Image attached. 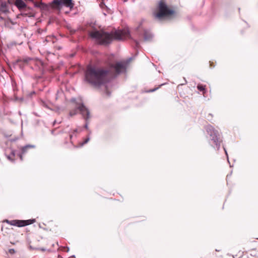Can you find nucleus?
Wrapping results in <instances>:
<instances>
[{
  "label": "nucleus",
  "instance_id": "nucleus-1",
  "mask_svg": "<svg viewBox=\"0 0 258 258\" xmlns=\"http://www.w3.org/2000/svg\"><path fill=\"white\" fill-rule=\"evenodd\" d=\"M109 71L89 65L85 73V79L92 86L98 87L108 81Z\"/></svg>",
  "mask_w": 258,
  "mask_h": 258
},
{
  "label": "nucleus",
  "instance_id": "nucleus-2",
  "mask_svg": "<svg viewBox=\"0 0 258 258\" xmlns=\"http://www.w3.org/2000/svg\"><path fill=\"white\" fill-rule=\"evenodd\" d=\"M90 36L95 39L97 42L102 45L111 43L113 39L123 40L130 36L128 30L115 31L113 33H109L103 31L95 30L90 33Z\"/></svg>",
  "mask_w": 258,
  "mask_h": 258
},
{
  "label": "nucleus",
  "instance_id": "nucleus-3",
  "mask_svg": "<svg viewBox=\"0 0 258 258\" xmlns=\"http://www.w3.org/2000/svg\"><path fill=\"white\" fill-rule=\"evenodd\" d=\"M158 12L154 14L155 18L158 20H161L174 14V11L170 9L167 6L164 0H161L158 4Z\"/></svg>",
  "mask_w": 258,
  "mask_h": 258
},
{
  "label": "nucleus",
  "instance_id": "nucleus-4",
  "mask_svg": "<svg viewBox=\"0 0 258 258\" xmlns=\"http://www.w3.org/2000/svg\"><path fill=\"white\" fill-rule=\"evenodd\" d=\"M206 131L208 134L212 138L211 140L215 144L216 148L218 150L220 147L221 141L219 139V135L218 132L211 125H208L206 127Z\"/></svg>",
  "mask_w": 258,
  "mask_h": 258
},
{
  "label": "nucleus",
  "instance_id": "nucleus-5",
  "mask_svg": "<svg viewBox=\"0 0 258 258\" xmlns=\"http://www.w3.org/2000/svg\"><path fill=\"white\" fill-rule=\"evenodd\" d=\"M78 110H79L80 113L85 119H88L90 118V112L88 109L83 103L78 104L77 107L71 110L69 113V115L70 116H73L76 115L78 112Z\"/></svg>",
  "mask_w": 258,
  "mask_h": 258
},
{
  "label": "nucleus",
  "instance_id": "nucleus-6",
  "mask_svg": "<svg viewBox=\"0 0 258 258\" xmlns=\"http://www.w3.org/2000/svg\"><path fill=\"white\" fill-rule=\"evenodd\" d=\"M15 5L20 11L22 12V15L27 16L28 17L32 16V14L28 13L27 12L28 10H30V8L29 7H27L23 0H16Z\"/></svg>",
  "mask_w": 258,
  "mask_h": 258
},
{
  "label": "nucleus",
  "instance_id": "nucleus-7",
  "mask_svg": "<svg viewBox=\"0 0 258 258\" xmlns=\"http://www.w3.org/2000/svg\"><path fill=\"white\" fill-rule=\"evenodd\" d=\"M35 221V219L27 220H13L9 221L6 220L5 222L7 223L19 227H23L33 223Z\"/></svg>",
  "mask_w": 258,
  "mask_h": 258
},
{
  "label": "nucleus",
  "instance_id": "nucleus-8",
  "mask_svg": "<svg viewBox=\"0 0 258 258\" xmlns=\"http://www.w3.org/2000/svg\"><path fill=\"white\" fill-rule=\"evenodd\" d=\"M125 70L126 64L122 62H117L110 66V71H114L117 75L125 72Z\"/></svg>",
  "mask_w": 258,
  "mask_h": 258
},
{
  "label": "nucleus",
  "instance_id": "nucleus-9",
  "mask_svg": "<svg viewBox=\"0 0 258 258\" xmlns=\"http://www.w3.org/2000/svg\"><path fill=\"white\" fill-rule=\"evenodd\" d=\"M54 3L58 5H63L70 9L74 7V4L73 3L72 0H57L54 1Z\"/></svg>",
  "mask_w": 258,
  "mask_h": 258
},
{
  "label": "nucleus",
  "instance_id": "nucleus-10",
  "mask_svg": "<svg viewBox=\"0 0 258 258\" xmlns=\"http://www.w3.org/2000/svg\"><path fill=\"white\" fill-rule=\"evenodd\" d=\"M35 146L34 145H27L24 147H21V152L19 154V156L21 161L23 160V155L25 154L27 151L31 148H34Z\"/></svg>",
  "mask_w": 258,
  "mask_h": 258
},
{
  "label": "nucleus",
  "instance_id": "nucleus-11",
  "mask_svg": "<svg viewBox=\"0 0 258 258\" xmlns=\"http://www.w3.org/2000/svg\"><path fill=\"white\" fill-rule=\"evenodd\" d=\"M153 37L152 34L147 30H144V39L145 41H149Z\"/></svg>",
  "mask_w": 258,
  "mask_h": 258
},
{
  "label": "nucleus",
  "instance_id": "nucleus-12",
  "mask_svg": "<svg viewBox=\"0 0 258 258\" xmlns=\"http://www.w3.org/2000/svg\"><path fill=\"white\" fill-rule=\"evenodd\" d=\"M40 104L41 106H43V107H45L46 108L51 109V108H50V105L51 104L49 102H46V101H45L44 100H41L40 101Z\"/></svg>",
  "mask_w": 258,
  "mask_h": 258
},
{
  "label": "nucleus",
  "instance_id": "nucleus-13",
  "mask_svg": "<svg viewBox=\"0 0 258 258\" xmlns=\"http://www.w3.org/2000/svg\"><path fill=\"white\" fill-rule=\"evenodd\" d=\"M205 88H206V85H202V84H198V86H197L198 89L199 91L202 92L203 94L204 95H205V94L206 93Z\"/></svg>",
  "mask_w": 258,
  "mask_h": 258
},
{
  "label": "nucleus",
  "instance_id": "nucleus-14",
  "mask_svg": "<svg viewBox=\"0 0 258 258\" xmlns=\"http://www.w3.org/2000/svg\"><path fill=\"white\" fill-rule=\"evenodd\" d=\"M81 132V130L79 131V130L77 128L74 130L73 133L70 134V139L72 140V139L74 136L76 137L77 136L76 134L80 133Z\"/></svg>",
  "mask_w": 258,
  "mask_h": 258
},
{
  "label": "nucleus",
  "instance_id": "nucleus-15",
  "mask_svg": "<svg viewBox=\"0 0 258 258\" xmlns=\"http://www.w3.org/2000/svg\"><path fill=\"white\" fill-rule=\"evenodd\" d=\"M1 10L4 12H6L8 11L7 7L6 4H4V3L2 4L1 7Z\"/></svg>",
  "mask_w": 258,
  "mask_h": 258
},
{
  "label": "nucleus",
  "instance_id": "nucleus-16",
  "mask_svg": "<svg viewBox=\"0 0 258 258\" xmlns=\"http://www.w3.org/2000/svg\"><path fill=\"white\" fill-rule=\"evenodd\" d=\"M90 140V138L88 137L82 143H80V146H83L84 145L87 144Z\"/></svg>",
  "mask_w": 258,
  "mask_h": 258
},
{
  "label": "nucleus",
  "instance_id": "nucleus-17",
  "mask_svg": "<svg viewBox=\"0 0 258 258\" xmlns=\"http://www.w3.org/2000/svg\"><path fill=\"white\" fill-rule=\"evenodd\" d=\"M42 3H35L34 6L37 8H41V6L43 5Z\"/></svg>",
  "mask_w": 258,
  "mask_h": 258
},
{
  "label": "nucleus",
  "instance_id": "nucleus-18",
  "mask_svg": "<svg viewBox=\"0 0 258 258\" xmlns=\"http://www.w3.org/2000/svg\"><path fill=\"white\" fill-rule=\"evenodd\" d=\"M86 123L84 125V127L86 128V129H88V122L87 121V119H86Z\"/></svg>",
  "mask_w": 258,
  "mask_h": 258
},
{
  "label": "nucleus",
  "instance_id": "nucleus-19",
  "mask_svg": "<svg viewBox=\"0 0 258 258\" xmlns=\"http://www.w3.org/2000/svg\"><path fill=\"white\" fill-rule=\"evenodd\" d=\"M30 59H30V58H26V59H24L23 60V61H24V62H28V61H29V60H30Z\"/></svg>",
  "mask_w": 258,
  "mask_h": 258
},
{
  "label": "nucleus",
  "instance_id": "nucleus-20",
  "mask_svg": "<svg viewBox=\"0 0 258 258\" xmlns=\"http://www.w3.org/2000/svg\"><path fill=\"white\" fill-rule=\"evenodd\" d=\"M135 43H136V46L137 47H139V43L138 41H135Z\"/></svg>",
  "mask_w": 258,
  "mask_h": 258
},
{
  "label": "nucleus",
  "instance_id": "nucleus-21",
  "mask_svg": "<svg viewBox=\"0 0 258 258\" xmlns=\"http://www.w3.org/2000/svg\"><path fill=\"white\" fill-rule=\"evenodd\" d=\"M10 252L11 253H14V252H15V250H14V249H10Z\"/></svg>",
  "mask_w": 258,
  "mask_h": 258
},
{
  "label": "nucleus",
  "instance_id": "nucleus-22",
  "mask_svg": "<svg viewBox=\"0 0 258 258\" xmlns=\"http://www.w3.org/2000/svg\"><path fill=\"white\" fill-rule=\"evenodd\" d=\"M157 90V88H155V89H153V90H151L149 91V92H154V91H155V90Z\"/></svg>",
  "mask_w": 258,
  "mask_h": 258
},
{
  "label": "nucleus",
  "instance_id": "nucleus-23",
  "mask_svg": "<svg viewBox=\"0 0 258 258\" xmlns=\"http://www.w3.org/2000/svg\"><path fill=\"white\" fill-rule=\"evenodd\" d=\"M224 150H225V152L226 154L227 155V151H226V150H225V148H224Z\"/></svg>",
  "mask_w": 258,
  "mask_h": 258
},
{
  "label": "nucleus",
  "instance_id": "nucleus-24",
  "mask_svg": "<svg viewBox=\"0 0 258 258\" xmlns=\"http://www.w3.org/2000/svg\"><path fill=\"white\" fill-rule=\"evenodd\" d=\"M12 156H15V154H14V152H12Z\"/></svg>",
  "mask_w": 258,
  "mask_h": 258
},
{
  "label": "nucleus",
  "instance_id": "nucleus-25",
  "mask_svg": "<svg viewBox=\"0 0 258 258\" xmlns=\"http://www.w3.org/2000/svg\"><path fill=\"white\" fill-rule=\"evenodd\" d=\"M8 158L9 160H11V157H10V156H8Z\"/></svg>",
  "mask_w": 258,
  "mask_h": 258
},
{
  "label": "nucleus",
  "instance_id": "nucleus-26",
  "mask_svg": "<svg viewBox=\"0 0 258 258\" xmlns=\"http://www.w3.org/2000/svg\"><path fill=\"white\" fill-rule=\"evenodd\" d=\"M55 123H56V120H54V121L53 124H54Z\"/></svg>",
  "mask_w": 258,
  "mask_h": 258
},
{
  "label": "nucleus",
  "instance_id": "nucleus-27",
  "mask_svg": "<svg viewBox=\"0 0 258 258\" xmlns=\"http://www.w3.org/2000/svg\"><path fill=\"white\" fill-rule=\"evenodd\" d=\"M72 100L73 101H74L75 100V99H72Z\"/></svg>",
  "mask_w": 258,
  "mask_h": 258
},
{
  "label": "nucleus",
  "instance_id": "nucleus-28",
  "mask_svg": "<svg viewBox=\"0 0 258 258\" xmlns=\"http://www.w3.org/2000/svg\"><path fill=\"white\" fill-rule=\"evenodd\" d=\"M127 0H123V2H126Z\"/></svg>",
  "mask_w": 258,
  "mask_h": 258
}]
</instances>
